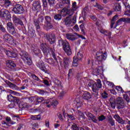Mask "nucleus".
I'll return each instance as SVG.
<instances>
[{"label": "nucleus", "mask_w": 130, "mask_h": 130, "mask_svg": "<svg viewBox=\"0 0 130 130\" xmlns=\"http://www.w3.org/2000/svg\"><path fill=\"white\" fill-rule=\"evenodd\" d=\"M98 84H96L93 80H90L88 82V87H91L92 91L95 93H98V90L102 88V84L100 80H97Z\"/></svg>", "instance_id": "f257e3e1"}, {"label": "nucleus", "mask_w": 130, "mask_h": 130, "mask_svg": "<svg viewBox=\"0 0 130 130\" xmlns=\"http://www.w3.org/2000/svg\"><path fill=\"white\" fill-rule=\"evenodd\" d=\"M41 49L43 51V53H44V54H45L46 55H48V54H49V53H50L51 52L53 58L56 60L55 53L53 51H52V49L49 48L48 46H47V45H46V44H41Z\"/></svg>", "instance_id": "f03ea898"}, {"label": "nucleus", "mask_w": 130, "mask_h": 130, "mask_svg": "<svg viewBox=\"0 0 130 130\" xmlns=\"http://www.w3.org/2000/svg\"><path fill=\"white\" fill-rule=\"evenodd\" d=\"M59 45H62L64 51L68 55H71L72 54V49H71V47L70 46V44L66 40L63 41L62 40H60L59 41Z\"/></svg>", "instance_id": "7ed1b4c3"}, {"label": "nucleus", "mask_w": 130, "mask_h": 130, "mask_svg": "<svg viewBox=\"0 0 130 130\" xmlns=\"http://www.w3.org/2000/svg\"><path fill=\"white\" fill-rule=\"evenodd\" d=\"M0 51L1 52H3V51H4L9 57H12V58H16L17 57V50L12 49L10 50H5L2 47V46H0Z\"/></svg>", "instance_id": "20e7f679"}, {"label": "nucleus", "mask_w": 130, "mask_h": 130, "mask_svg": "<svg viewBox=\"0 0 130 130\" xmlns=\"http://www.w3.org/2000/svg\"><path fill=\"white\" fill-rule=\"evenodd\" d=\"M20 56H21V58L23 60L26 62L28 66H31L32 64V60H31V58L28 53L25 51H21L20 53Z\"/></svg>", "instance_id": "39448f33"}, {"label": "nucleus", "mask_w": 130, "mask_h": 130, "mask_svg": "<svg viewBox=\"0 0 130 130\" xmlns=\"http://www.w3.org/2000/svg\"><path fill=\"white\" fill-rule=\"evenodd\" d=\"M59 12L60 14H57L54 16V19L57 21L61 20V17H66L67 15L70 14V10L67 8H64L62 10Z\"/></svg>", "instance_id": "423d86ee"}, {"label": "nucleus", "mask_w": 130, "mask_h": 130, "mask_svg": "<svg viewBox=\"0 0 130 130\" xmlns=\"http://www.w3.org/2000/svg\"><path fill=\"white\" fill-rule=\"evenodd\" d=\"M14 7L11 9L12 13L15 14H23L24 13V9L21 5L15 3L14 4Z\"/></svg>", "instance_id": "0eeeda50"}, {"label": "nucleus", "mask_w": 130, "mask_h": 130, "mask_svg": "<svg viewBox=\"0 0 130 130\" xmlns=\"http://www.w3.org/2000/svg\"><path fill=\"white\" fill-rule=\"evenodd\" d=\"M107 58V53H103L102 51L97 52L95 54V58L98 61L101 62L103 60H105Z\"/></svg>", "instance_id": "6e6552de"}, {"label": "nucleus", "mask_w": 130, "mask_h": 130, "mask_svg": "<svg viewBox=\"0 0 130 130\" xmlns=\"http://www.w3.org/2000/svg\"><path fill=\"white\" fill-rule=\"evenodd\" d=\"M0 18L4 20H10L12 17L9 11L7 9H3L0 10Z\"/></svg>", "instance_id": "1a4fd4ad"}, {"label": "nucleus", "mask_w": 130, "mask_h": 130, "mask_svg": "<svg viewBox=\"0 0 130 130\" xmlns=\"http://www.w3.org/2000/svg\"><path fill=\"white\" fill-rule=\"evenodd\" d=\"M82 58H83V52L82 51H80L77 53V55L73 58V67H78L79 64V60H81Z\"/></svg>", "instance_id": "9d476101"}, {"label": "nucleus", "mask_w": 130, "mask_h": 130, "mask_svg": "<svg viewBox=\"0 0 130 130\" xmlns=\"http://www.w3.org/2000/svg\"><path fill=\"white\" fill-rule=\"evenodd\" d=\"M4 41H5V42H7V43H9V44H11V45H13V44L17 45V43H16V42L15 41V40H14V38H13V37H12V36H11L10 35H4Z\"/></svg>", "instance_id": "9b49d317"}, {"label": "nucleus", "mask_w": 130, "mask_h": 130, "mask_svg": "<svg viewBox=\"0 0 130 130\" xmlns=\"http://www.w3.org/2000/svg\"><path fill=\"white\" fill-rule=\"evenodd\" d=\"M7 26L8 32L12 35H15L16 34V29H15V26H14V24H13V23L8 22Z\"/></svg>", "instance_id": "f8f14e48"}, {"label": "nucleus", "mask_w": 130, "mask_h": 130, "mask_svg": "<svg viewBox=\"0 0 130 130\" xmlns=\"http://www.w3.org/2000/svg\"><path fill=\"white\" fill-rule=\"evenodd\" d=\"M6 122L5 121H3L2 122V125L4 126V127H8V126H10V124H16V122L12 121L11 119V117H7L6 118Z\"/></svg>", "instance_id": "ddd939ff"}, {"label": "nucleus", "mask_w": 130, "mask_h": 130, "mask_svg": "<svg viewBox=\"0 0 130 130\" xmlns=\"http://www.w3.org/2000/svg\"><path fill=\"white\" fill-rule=\"evenodd\" d=\"M117 106L118 109H121V108H123L125 105L124 104V102H123V100L122 98L119 97L116 100Z\"/></svg>", "instance_id": "4468645a"}, {"label": "nucleus", "mask_w": 130, "mask_h": 130, "mask_svg": "<svg viewBox=\"0 0 130 130\" xmlns=\"http://www.w3.org/2000/svg\"><path fill=\"white\" fill-rule=\"evenodd\" d=\"M107 84L108 85V86H109L111 88H113V89L115 88L117 91H118V93H123L124 91H123V89H122V88H121V87L120 86L115 87V85H114V84H113L112 82L110 81H107Z\"/></svg>", "instance_id": "2eb2a0df"}, {"label": "nucleus", "mask_w": 130, "mask_h": 130, "mask_svg": "<svg viewBox=\"0 0 130 130\" xmlns=\"http://www.w3.org/2000/svg\"><path fill=\"white\" fill-rule=\"evenodd\" d=\"M103 67H99L93 71V74L95 76H99L101 74H103Z\"/></svg>", "instance_id": "dca6fc26"}, {"label": "nucleus", "mask_w": 130, "mask_h": 130, "mask_svg": "<svg viewBox=\"0 0 130 130\" xmlns=\"http://www.w3.org/2000/svg\"><path fill=\"white\" fill-rule=\"evenodd\" d=\"M6 66L8 67V68L11 69V70H14V69H15V68L16 67V63H15V62L11 60L6 61Z\"/></svg>", "instance_id": "f3484780"}, {"label": "nucleus", "mask_w": 130, "mask_h": 130, "mask_svg": "<svg viewBox=\"0 0 130 130\" xmlns=\"http://www.w3.org/2000/svg\"><path fill=\"white\" fill-rule=\"evenodd\" d=\"M12 19H13V22L14 23V24H15V25H21V26L22 25H23V21H22V20H21V19L16 17V16L13 15L12 17Z\"/></svg>", "instance_id": "a211bd4d"}, {"label": "nucleus", "mask_w": 130, "mask_h": 130, "mask_svg": "<svg viewBox=\"0 0 130 130\" xmlns=\"http://www.w3.org/2000/svg\"><path fill=\"white\" fill-rule=\"evenodd\" d=\"M31 50L33 53V54H35V55H38L39 53H40V50L38 49V47L32 45L31 47Z\"/></svg>", "instance_id": "6ab92c4d"}, {"label": "nucleus", "mask_w": 130, "mask_h": 130, "mask_svg": "<svg viewBox=\"0 0 130 130\" xmlns=\"http://www.w3.org/2000/svg\"><path fill=\"white\" fill-rule=\"evenodd\" d=\"M99 31L102 34H104V35H106V36H108L109 38H110L111 36V32H108L107 30H105L103 28H98Z\"/></svg>", "instance_id": "aec40b11"}, {"label": "nucleus", "mask_w": 130, "mask_h": 130, "mask_svg": "<svg viewBox=\"0 0 130 130\" xmlns=\"http://www.w3.org/2000/svg\"><path fill=\"white\" fill-rule=\"evenodd\" d=\"M44 103H46V104H51V105H53L54 106H56V105L58 104L57 101H54L51 99L47 100L46 102H44Z\"/></svg>", "instance_id": "412c9836"}, {"label": "nucleus", "mask_w": 130, "mask_h": 130, "mask_svg": "<svg viewBox=\"0 0 130 130\" xmlns=\"http://www.w3.org/2000/svg\"><path fill=\"white\" fill-rule=\"evenodd\" d=\"M48 40L50 44H53L55 42V36L53 34H51L48 37Z\"/></svg>", "instance_id": "4be33fe9"}, {"label": "nucleus", "mask_w": 130, "mask_h": 130, "mask_svg": "<svg viewBox=\"0 0 130 130\" xmlns=\"http://www.w3.org/2000/svg\"><path fill=\"white\" fill-rule=\"evenodd\" d=\"M37 66L38 68H39L40 70L45 72V66H44V63L42 61H39L37 63Z\"/></svg>", "instance_id": "5701e85b"}, {"label": "nucleus", "mask_w": 130, "mask_h": 130, "mask_svg": "<svg viewBox=\"0 0 130 130\" xmlns=\"http://www.w3.org/2000/svg\"><path fill=\"white\" fill-rule=\"evenodd\" d=\"M65 24L66 26H73L75 23H76V21H72L71 20V18H67L64 21Z\"/></svg>", "instance_id": "b1692460"}, {"label": "nucleus", "mask_w": 130, "mask_h": 130, "mask_svg": "<svg viewBox=\"0 0 130 130\" xmlns=\"http://www.w3.org/2000/svg\"><path fill=\"white\" fill-rule=\"evenodd\" d=\"M114 118L116 119V121L121 124H124V120L122 119V118H120L118 115H115L114 116Z\"/></svg>", "instance_id": "393cba45"}, {"label": "nucleus", "mask_w": 130, "mask_h": 130, "mask_svg": "<svg viewBox=\"0 0 130 130\" xmlns=\"http://www.w3.org/2000/svg\"><path fill=\"white\" fill-rule=\"evenodd\" d=\"M82 97L83 99L85 100H89L91 98V94L88 92V91H84L82 93Z\"/></svg>", "instance_id": "a878e982"}, {"label": "nucleus", "mask_w": 130, "mask_h": 130, "mask_svg": "<svg viewBox=\"0 0 130 130\" xmlns=\"http://www.w3.org/2000/svg\"><path fill=\"white\" fill-rule=\"evenodd\" d=\"M76 107L77 108H80V107H82L83 106V103L81 101L80 98H77L76 99Z\"/></svg>", "instance_id": "bb28decb"}, {"label": "nucleus", "mask_w": 130, "mask_h": 130, "mask_svg": "<svg viewBox=\"0 0 130 130\" xmlns=\"http://www.w3.org/2000/svg\"><path fill=\"white\" fill-rule=\"evenodd\" d=\"M66 38L67 39H69V40H76V37L75 35H72L71 34H66Z\"/></svg>", "instance_id": "cd10ccee"}, {"label": "nucleus", "mask_w": 130, "mask_h": 130, "mask_svg": "<svg viewBox=\"0 0 130 130\" xmlns=\"http://www.w3.org/2000/svg\"><path fill=\"white\" fill-rule=\"evenodd\" d=\"M29 102L32 104H37V96H31L29 99Z\"/></svg>", "instance_id": "c85d7f7f"}, {"label": "nucleus", "mask_w": 130, "mask_h": 130, "mask_svg": "<svg viewBox=\"0 0 130 130\" xmlns=\"http://www.w3.org/2000/svg\"><path fill=\"white\" fill-rule=\"evenodd\" d=\"M33 7H34L36 10H38V9H40L41 8V6L40 5V3L37 1H34L32 4Z\"/></svg>", "instance_id": "c756f323"}, {"label": "nucleus", "mask_w": 130, "mask_h": 130, "mask_svg": "<svg viewBox=\"0 0 130 130\" xmlns=\"http://www.w3.org/2000/svg\"><path fill=\"white\" fill-rule=\"evenodd\" d=\"M1 4L4 5L5 7H9L11 5V1L9 0H2L1 1Z\"/></svg>", "instance_id": "7c9ffc66"}, {"label": "nucleus", "mask_w": 130, "mask_h": 130, "mask_svg": "<svg viewBox=\"0 0 130 130\" xmlns=\"http://www.w3.org/2000/svg\"><path fill=\"white\" fill-rule=\"evenodd\" d=\"M5 83L4 84V87H9V88H12L14 86V84L8 80L5 81Z\"/></svg>", "instance_id": "2f4dec72"}, {"label": "nucleus", "mask_w": 130, "mask_h": 130, "mask_svg": "<svg viewBox=\"0 0 130 130\" xmlns=\"http://www.w3.org/2000/svg\"><path fill=\"white\" fill-rule=\"evenodd\" d=\"M113 9L115 12H119L120 11L121 7L119 4H117L113 7Z\"/></svg>", "instance_id": "473e14b6"}, {"label": "nucleus", "mask_w": 130, "mask_h": 130, "mask_svg": "<svg viewBox=\"0 0 130 130\" xmlns=\"http://www.w3.org/2000/svg\"><path fill=\"white\" fill-rule=\"evenodd\" d=\"M63 114L64 117L68 116V118H69L71 120H75V119H76V118H75V117L74 116H73V115H70L68 114H64V112H63Z\"/></svg>", "instance_id": "72a5a7b5"}, {"label": "nucleus", "mask_w": 130, "mask_h": 130, "mask_svg": "<svg viewBox=\"0 0 130 130\" xmlns=\"http://www.w3.org/2000/svg\"><path fill=\"white\" fill-rule=\"evenodd\" d=\"M31 118L32 120H38L41 118V116L40 115L31 116Z\"/></svg>", "instance_id": "f704fd0d"}, {"label": "nucleus", "mask_w": 130, "mask_h": 130, "mask_svg": "<svg viewBox=\"0 0 130 130\" xmlns=\"http://www.w3.org/2000/svg\"><path fill=\"white\" fill-rule=\"evenodd\" d=\"M118 2H119V1H121V2H122L123 4L124 5L126 9H130V7L127 4V0H117Z\"/></svg>", "instance_id": "c9c22d12"}, {"label": "nucleus", "mask_w": 130, "mask_h": 130, "mask_svg": "<svg viewBox=\"0 0 130 130\" xmlns=\"http://www.w3.org/2000/svg\"><path fill=\"white\" fill-rule=\"evenodd\" d=\"M46 62H48V63H49V64H52V66H54V61L53 60V59H46Z\"/></svg>", "instance_id": "e433bc0d"}, {"label": "nucleus", "mask_w": 130, "mask_h": 130, "mask_svg": "<svg viewBox=\"0 0 130 130\" xmlns=\"http://www.w3.org/2000/svg\"><path fill=\"white\" fill-rule=\"evenodd\" d=\"M71 129H72V130H79V129H80V128H79V126H78V125H77V124L73 123L72 125Z\"/></svg>", "instance_id": "4c0bfd02"}, {"label": "nucleus", "mask_w": 130, "mask_h": 130, "mask_svg": "<svg viewBox=\"0 0 130 130\" xmlns=\"http://www.w3.org/2000/svg\"><path fill=\"white\" fill-rule=\"evenodd\" d=\"M7 98H8V101L11 102L12 101H13V100L14 99H16V98H17L13 96V95H12V94H9L7 96Z\"/></svg>", "instance_id": "58836bf2"}, {"label": "nucleus", "mask_w": 130, "mask_h": 130, "mask_svg": "<svg viewBox=\"0 0 130 130\" xmlns=\"http://www.w3.org/2000/svg\"><path fill=\"white\" fill-rule=\"evenodd\" d=\"M55 84L56 85V87H58V88H61V83L58 80H55Z\"/></svg>", "instance_id": "ea45409f"}, {"label": "nucleus", "mask_w": 130, "mask_h": 130, "mask_svg": "<svg viewBox=\"0 0 130 130\" xmlns=\"http://www.w3.org/2000/svg\"><path fill=\"white\" fill-rule=\"evenodd\" d=\"M110 104L112 108H113V109H115V100H111Z\"/></svg>", "instance_id": "a19ab883"}, {"label": "nucleus", "mask_w": 130, "mask_h": 130, "mask_svg": "<svg viewBox=\"0 0 130 130\" xmlns=\"http://www.w3.org/2000/svg\"><path fill=\"white\" fill-rule=\"evenodd\" d=\"M122 22H123V18H122L120 19H119L116 23V26L114 28H116V27H117V26H118L119 25H120V24H121L122 23Z\"/></svg>", "instance_id": "79ce46f5"}, {"label": "nucleus", "mask_w": 130, "mask_h": 130, "mask_svg": "<svg viewBox=\"0 0 130 130\" xmlns=\"http://www.w3.org/2000/svg\"><path fill=\"white\" fill-rule=\"evenodd\" d=\"M123 98L126 101V102H127V103H129L130 101V98H129V96L127 95V94H123Z\"/></svg>", "instance_id": "37998d69"}, {"label": "nucleus", "mask_w": 130, "mask_h": 130, "mask_svg": "<svg viewBox=\"0 0 130 130\" xmlns=\"http://www.w3.org/2000/svg\"><path fill=\"white\" fill-rule=\"evenodd\" d=\"M109 123L112 125V126H113V125H115V123L114 122V120L112 118H109L108 119Z\"/></svg>", "instance_id": "c03bdc74"}, {"label": "nucleus", "mask_w": 130, "mask_h": 130, "mask_svg": "<svg viewBox=\"0 0 130 130\" xmlns=\"http://www.w3.org/2000/svg\"><path fill=\"white\" fill-rule=\"evenodd\" d=\"M43 101H44V99L43 98L37 96V102H38V103H40Z\"/></svg>", "instance_id": "a18cd8bd"}, {"label": "nucleus", "mask_w": 130, "mask_h": 130, "mask_svg": "<svg viewBox=\"0 0 130 130\" xmlns=\"http://www.w3.org/2000/svg\"><path fill=\"white\" fill-rule=\"evenodd\" d=\"M72 9L74 11H76L78 9V6H77V2H75L72 4Z\"/></svg>", "instance_id": "49530a36"}, {"label": "nucleus", "mask_w": 130, "mask_h": 130, "mask_svg": "<svg viewBox=\"0 0 130 130\" xmlns=\"http://www.w3.org/2000/svg\"><path fill=\"white\" fill-rule=\"evenodd\" d=\"M8 92H9V93H10V94H12L13 95H15V96H18V92L13 91L12 90H8Z\"/></svg>", "instance_id": "de8ad7c7"}, {"label": "nucleus", "mask_w": 130, "mask_h": 130, "mask_svg": "<svg viewBox=\"0 0 130 130\" xmlns=\"http://www.w3.org/2000/svg\"><path fill=\"white\" fill-rule=\"evenodd\" d=\"M45 19L46 20V22L47 23H50V22H51V18L49 16H45Z\"/></svg>", "instance_id": "09e8293b"}, {"label": "nucleus", "mask_w": 130, "mask_h": 130, "mask_svg": "<svg viewBox=\"0 0 130 130\" xmlns=\"http://www.w3.org/2000/svg\"><path fill=\"white\" fill-rule=\"evenodd\" d=\"M78 115H79L80 118H84V116H85L84 113L80 111H78Z\"/></svg>", "instance_id": "8fccbe9b"}, {"label": "nucleus", "mask_w": 130, "mask_h": 130, "mask_svg": "<svg viewBox=\"0 0 130 130\" xmlns=\"http://www.w3.org/2000/svg\"><path fill=\"white\" fill-rule=\"evenodd\" d=\"M66 92L64 91H61L59 95V99H61L64 96Z\"/></svg>", "instance_id": "3c124183"}, {"label": "nucleus", "mask_w": 130, "mask_h": 130, "mask_svg": "<svg viewBox=\"0 0 130 130\" xmlns=\"http://www.w3.org/2000/svg\"><path fill=\"white\" fill-rule=\"evenodd\" d=\"M63 60L64 63H65L66 66H68V64H69V63L70 62V60H69L68 58H64Z\"/></svg>", "instance_id": "603ef678"}, {"label": "nucleus", "mask_w": 130, "mask_h": 130, "mask_svg": "<svg viewBox=\"0 0 130 130\" xmlns=\"http://www.w3.org/2000/svg\"><path fill=\"white\" fill-rule=\"evenodd\" d=\"M105 119V116L102 115V116H100L99 117V121H103V120H104Z\"/></svg>", "instance_id": "864d4df0"}, {"label": "nucleus", "mask_w": 130, "mask_h": 130, "mask_svg": "<svg viewBox=\"0 0 130 130\" xmlns=\"http://www.w3.org/2000/svg\"><path fill=\"white\" fill-rule=\"evenodd\" d=\"M123 21L124 22V23H130V18H123Z\"/></svg>", "instance_id": "5fc2aeb1"}, {"label": "nucleus", "mask_w": 130, "mask_h": 130, "mask_svg": "<svg viewBox=\"0 0 130 130\" xmlns=\"http://www.w3.org/2000/svg\"><path fill=\"white\" fill-rule=\"evenodd\" d=\"M73 30H74V31H76V32H78V31H79L80 28H79V26L77 25H76L73 27Z\"/></svg>", "instance_id": "6e6d98bb"}, {"label": "nucleus", "mask_w": 130, "mask_h": 130, "mask_svg": "<svg viewBox=\"0 0 130 130\" xmlns=\"http://www.w3.org/2000/svg\"><path fill=\"white\" fill-rule=\"evenodd\" d=\"M62 4H66L67 5H70L71 2L70 0H62Z\"/></svg>", "instance_id": "4d7b16f0"}, {"label": "nucleus", "mask_w": 130, "mask_h": 130, "mask_svg": "<svg viewBox=\"0 0 130 130\" xmlns=\"http://www.w3.org/2000/svg\"><path fill=\"white\" fill-rule=\"evenodd\" d=\"M95 8H97L99 10H102V6L99 5L98 3H96L95 5L94 6Z\"/></svg>", "instance_id": "13d9d810"}, {"label": "nucleus", "mask_w": 130, "mask_h": 130, "mask_svg": "<svg viewBox=\"0 0 130 130\" xmlns=\"http://www.w3.org/2000/svg\"><path fill=\"white\" fill-rule=\"evenodd\" d=\"M86 114L87 117H89V118H90V119H91V117H93V114H92L90 112H87Z\"/></svg>", "instance_id": "bf43d9fd"}, {"label": "nucleus", "mask_w": 130, "mask_h": 130, "mask_svg": "<svg viewBox=\"0 0 130 130\" xmlns=\"http://www.w3.org/2000/svg\"><path fill=\"white\" fill-rule=\"evenodd\" d=\"M90 119H91L93 122H95V123H96L97 121H98V120L96 119V117L94 116H92V117H91Z\"/></svg>", "instance_id": "052dcab7"}, {"label": "nucleus", "mask_w": 130, "mask_h": 130, "mask_svg": "<svg viewBox=\"0 0 130 130\" xmlns=\"http://www.w3.org/2000/svg\"><path fill=\"white\" fill-rule=\"evenodd\" d=\"M31 77L32 79H34V80H36V81H39V78H38L37 76L33 74V75H31Z\"/></svg>", "instance_id": "680f3d73"}, {"label": "nucleus", "mask_w": 130, "mask_h": 130, "mask_svg": "<svg viewBox=\"0 0 130 130\" xmlns=\"http://www.w3.org/2000/svg\"><path fill=\"white\" fill-rule=\"evenodd\" d=\"M38 126H39V125H38V123H36L34 124H32V129H35V128H38Z\"/></svg>", "instance_id": "e2e57ef3"}, {"label": "nucleus", "mask_w": 130, "mask_h": 130, "mask_svg": "<svg viewBox=\"0 0 130 130\" xmlns=\"http://www.w3.org/2000/svg\"><path fill=\"white\" fill-rule=\"evenodd\" d=\"M102 97L105 99L106 98H107L108 97V94H107V93H106V92L105 91L102 94Z\"/></svg>", "instance_id": "0e129e2a"}, {"label": "nucleus", "mask_w": 130, "mask_h": 130, "mask_svg": "<svg viewBox=\"0 0 130 130\" xmlns=\"http://www.w3.org/2000/svg\"><path fill=\"white\" fill-rule=\"evenodd\" d=\"M48 2L50 6H53L54 5V0H48Z\"/></svg>", "instance_id": "69168bd1"}, {"label": "nucleus", "mask_w": 130, "mask_h": 130, "mask_svg": "<svg viewBox=\"0 0 130 130\" xmlns=\"http://www.w3.org/2000/svg\"><path fill=\"white\" fill-rule=\"evenodd\" d=\"M127 130H130V121H128L127 122V125L126 126Z\"/></svg>", "instance_id": "338daca9"}, {"label": "nucleus", "mask_w": 130, "mask_h": 130, "mask_svg": "<svg viewBox=\"0 0 130 130\" xmlns=\"http://www.w3.org/2000/svg\"><path fill=\"white\" fill-rule=\"evenodd\" d=\"M124 15L125 16H130V10H127L125 11Z\"/></svg>", "instance_id": "774afa93"}]
</instances>
